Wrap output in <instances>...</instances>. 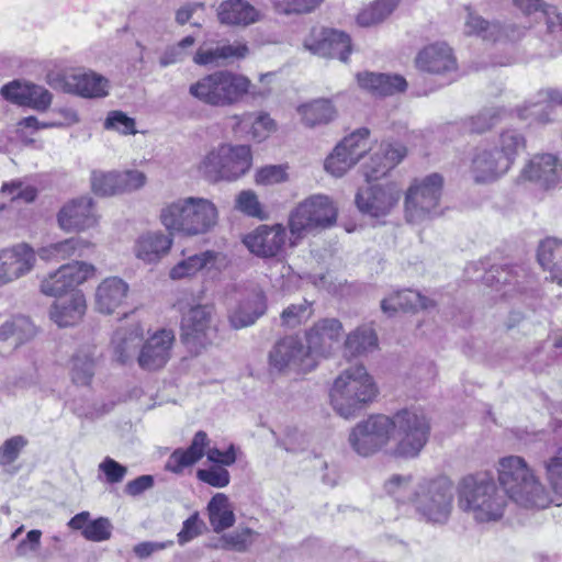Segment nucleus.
Here are the masks:
<instances>
[{"label":"nucleus","instance_id":"1","mask_svg":"<svg viewBox=\"0 0 562 562\" xmlns=\"http://www.w3.org/2000/svg\"><path fill=\"white\" fill-rule=\"evenodd\" d=\"M458 505L479 522L501 519L507 505L505 493L487 474L463 477L458 485Z\"/></svg>","mask_w":562,"mask_h":562},{"label":"nucleus","instance_id":"2","mask_svg":"<svg viewBox=\"0 0 562 562\" xmlns=\"http://www.w3.org/2000/svg\"><path fill=\"white\" fill-rule=\"evenodd\" d=\"M498 482L507 499L525 508H546L550 498L524 458H502L497 467Z\"/></svg>","mask_w":562,"mask_h":562},{"label":"nucleus","instance_id":"3","mask_svg":"<svg viewBox=\"0 0 562 562\" xmlns=\"http://www.w3.org/2000/svg\"><path fill=\"white\" fill-rule=\"evenodd\" d=\"M217 220V207L204 198L178 199L160 211L161 224L168 232L190 237L209 233L215 227Z\"/></svg>","mask_w":562,"mask_h":562},{"label":"nucleus","instance_id":"4","mask_svg":"<svg viewBox=\"0 0 562 562\" xmlns=\"http://www.w3.org/2000/svg\"><path fill=\"white\" fill-rule=\"evenodd\" d=\"M378 395L373 378L362 364L345 369L334 381L330 402L338 415L348 419L358 415Z\"/></svg>","mask_w":562,"mask_h":562},{"label":"nucleus","instance_id":"5","mask_svg":"<svg viewBox=\"0 0 562 562\" xmlns=\"http://www.w3.org/2000/svg\"><path fill=\"white\" fill-rule=\"evenodd\" d=\"M392 420L391 453L398 458H415L426 446L430 435V423L418 407L402 408L390 416Z\"/></svg>","mask_w":562,"mask_h":562},{"label":"nucleus","instance_id":"6","mask_svg":"<svg viewBox=\"0 0 562 562\" xmlns=\"http://www.w3.org/2000/svg\"><path fill=\"white\" fill-rule=\"evenodd\" d=\"M249 87L247 77L229 70H217L192 83L189 93L204 104L224 108L239 102L248 93Z\"/></svg>","mask_w":562,"mask_h":562},{"label":"nucleus","instance_id":"7","mask_svg":"<svg viewBox=\"0 0 562 562\" xmlns=\"http://www.w3.org/2000/svg\"><path fill=\"white\" fill-rule=\"evenodd\" d=\"M453 497V484L448 477L423 479L416 483L412 506L422 520L442 525L451 515Z\"/></svg>","mask_w":562,"mask_h":562},{"label":"nucleus","instance_id":"8","mask_svg":"<svg viewBox=\"0 0 562 562\" xmlns=\"http://www.w3.org/2000/svg\"><path fill=\"white\" fill-rule=\"evenodd\" d=\"M251 166V151L247 145L222 144L202 160L200 170L211 182L233 181L244 176Z\"/></svg>","mask_w":562,"mask_h":562},{"label":"nucleus","instance_id":"9","mask_svg":"<svg viewBox=\"0 0 562 562\" xmlns=\"http://www.w3.org/2000/svg\"><path fill=\"white\" fill-rule=\"evenodd\" d=\"M215 306L198 304L182 314L180 339L193 355H200L211 346L217 336Z\"/></svg>","mask_w":562,"mask_h":562},{"label":"nucleus","instance_id":"10","mask_svg":"<svg viewBox=\"0 0 562 562\" xmlns=\"http://www.w3.org/2000/svg\"><path fill=\"white\" fill-rule=\"evenodd\" d=\"M210 440L207 434L203 430L195 432L191 445L187 449H176L168 458L165 469L179 474L186 468L193 465L206 454L211 462L229 467L236 462V451L234 445H231L226 451L217 448H209Z\"/></svg>","mask_w":562,"mask_h":562},{"label":"nucleus","instance_id":"11","mask_svg":"<svg viewBox=\"0 0 562 562\" xmlns=\"http://www.w3.org/2000/svg\"><path fill=\"white\" fill-rule=\"evenodd\" d=\"M337 209L326 195H312L301 202L290 214L289 227L292 236L302 237L306 233L328 227L336 222Z\"/></svg>","mask_w":562,"mask_h":562},{"label":"nucleus","instance_id":"12","mask_svg":"<svg viewBox=\"0 0 562 562\" xmlns=\"http://www.w3.org/2000/svg\"><path fill=\"white\" fill-rule=\"evenodd\" d=\"M270 369L279 373H307L317 366L316 358L297 336L279 339L269 351Z\"/></svg>","mask_w":562,"mask_h":562},{"label":"nucleus","instance_id":"13","mask_svg":"<svg viewBox=\"0 0 562 562\" xmlns=\"http://www.w3.org/2000/svg\"><path fill=\"white\" fill-rule=\"evenodd\" d=\"M442 184V177L432 173L409 187L405 198V213L408 222L419 223L436 213Z\"/></svg>","mask_w":562,"mask_h":562},{"label":"nucleus","instance_id":"14","mask_svg":"<svg viewBox=\"0 0 562 562\" xmlns=\"http://www.w3.org/2000/svg\"><path fill=\"white\" fill-rule=\"evenodd\" d=\"M351 448L360 456H371L392 440V420L389 415L375 414L358 423L349 435Z\"/></svg>","mask_w":562,"mask_h":562},{"label":"nucleus","instance_id":"15","mask_svg":"<svg viewBox=\"0 0 562 562\" xmlns=\"http://www.w3.org/2000/svg\"><path fill=\"white\" fill-rule=\"evenodd\" d=\"M401 196L402 191L395 183H374L360 188L355 201L363 215L381 220L393 212L398 205Z\"/></svg>","mask_w":562,"mask_h":562},{"label":"nucleus","instance_id":"16","mask_svg":"<svg viewBox=\"0 0 562 562\" xmlns=\"http://www.w3.org/2000/svg\"><path fill=\"white\" fill-rule=\"evenodd\" d=\"M268 310V299L261 285L249 283L239 292L236 304L228 311V323L234 329L254 325Z\"/></svg>","mask_w":562,"mask_h":562},{"label":"nucleus","instance_id":"17","mask_svg":"<svg viewBox=\"0 0 562 562\" xmlns=\"http://www.w3.org/2000/svg\"><path fill=\"white\" fill-rule=\"evenodd\" d=\"M369 130L360 128L345 137L325 160V169L335 177L344 176L370 149Z\"/></svg>","mask_w":562,"mask_h":562},{"label":"nucleus","instance_id":"18","mask_svg":"<svg viewBox=\"0 0 562 562\" xmlns=\"http://www.w3.org/2000/svg\"><path fill=\"white\" fill-rule=\"evenodd\" d=\"M304 49L322 58H338L347 63L352 50L350 36L334 29H312L303 41Z\"/></svg>","mask_w":562,"mask_h":562},{"label":"nucleus","instance_id":"19","mask_svg":"<svg viewBox=\"0 0 562 562\" xmlns=\"http://www.w3.org/2000/svg\"><path fill=\"white\" fill-rule=\"evenodd\" d=\"M36 263V254L26 243L0 249V288L29 274Z\"/></svg>","mask_w":562,"mask_h":562},{"label":"nucleus","instance_id":"20","mask_svg":"<svg viewBox=\"0 0 562 562\" xmlns=\"http://www.w3.org/2000/svg\"><path fill=\"white\" fill-rule=\"evenodd\" d=\"M94 271L92 265L82 261L64 265L42 281L41 291L49 296L63 295L94 276Z\"/></svg>","mask_w":562,"mask_h":562},{"label":"nucleus","instance_id":"21","mask_svg":"<svg viewBox=\"0 0 562 562\" xmlns=\"http://www.w3.org/2000/svg\"><path fill=\"white\" fill-rule=\"evenodd\" d=\"M175 335L171 330L161 329L148 337L139 348L136 361L148 371L161 369L169 361Z\"/></svg>","mask_w":562,"mask_h":562},{"label":"nucleus","instance_id":"22","mask_svg":"<svg viewBox=\"0 0 562 562\" xmlns=\"http://www.w3.org/2000/svg\"><path fill=\"white\" fill-rule=\"evenodd\" d=\"M521 177L542 189H554L562 182V162L552 154L535 155L524 167Z\"/></svg>","mask_w":562,"mask_h":562},{"label":"nucleus","instance_id":"23","mask_svg":"<svg viewBox=\"0 0 562 562\" xmlns=\"http://www.w3.org/2000/svg\"><path fill=\"white\" fill-rule=\"evenodd\" d=\"M59 227L66 232L85 231L98 223L93 201L89 196L72 199L57 214Z\"/></svg>","mask_w":562,"mask_h":562},{"label":"nucleus","instance_id":"24","mask_svg":"<svg viewBox=\"0 0 562 562\" xmlns=\"http://www.w3.org/2000/svg\"><path fill=\"white\" fill-rule=\"evenodd\" d=\"M227 266L226 256L213 250L188 256L176 263L169 271L172 280L192 278L200 271L209 274L218 273Z\"/></svg>","mask_w":562,"mask_h":562},{"label":"nucleus","instance_id":"25","mask_svg":"<svg viewBox=\"0 0 562 562\" xmlns=\"http://www.w3.org/2000/svg\"><path fill=\"white\" fill-rule=\"evenodd\" d=\"M2 97L15 104L46 111L52 104L53 94L43 86L14 80L1 88Z\"/></svg>","mask_w":562,"mask_h":562},{"label":"nucleus","instance_id":"26","mask_svg":"<svg viewBox=\"0 0 562 562\" xmlns=\"http://www.w3.org/2000/svg\"><path fill=\"white\" fill-rule=\"evenodd\" d=\"M342 324L337 318H323L305 333L306 348L317 357H328L342 334Z\"/></svg>","mask_w":562,"mask_h":562},{"label":"nucleus","instance_id":"27","mask_svg":"<svg viewBox=\"0 0 562 562\" xmlns=\"http://www.w3.org/2000/svg\"><path fill=\"white\" fill-rule=\"evenodd\" d=\"M143 336L144 328L138 323L117 328L110 344L112 360L121 366L133 363L137 358Z\"/></svg>","mask_w":562,"mask_h":562},{"label":"nucleus","instance_id":"28","mask_svg":"<svg viewBox=\"0 0 562 562\" xmlns=\"http://www.w3.org/2000/svg\"><path fill=\"white\" fill-rule=\"evenodd\" d=\"M60 86L67 93L83 98H103L108 95L109 81L97 72L77 70L64 75Z\"/></svg>","mask_w":562,"mask_h":562},{"label":"nucleus","instance_id":"29","mask_svg":"<svg viewBox=\"0 0 562 562\" xmlns=\"http://www.w3.org/2000/svg\"><path fill=\"white\" fill-rule=\"evenodd\" d=\"M285 229L282 225L258 227L245 238L247 248L258 257L270 258L277 256L285 244Z\"/></svg>","mask_w":562,"mask_h":562},{"label":"nucleus","instance_id":"30","mask_svg":"<svg viewBox=\"0 0 562 562\" xmlns=\"http://www.w3.org/2000/svg\"><path fill=\"white\" fill-rule=\"evenodd\" d=\"M172 232L168 234L147 232L142 234L134 244V254L146 265H155L166 257L173 244Z\"/></svg>","mask_w":562,"mask_h":562},{"label":"nucleus","instance_id":"31","mask_svg":"<svg viewBox=\"0 0 562 562\" xmlns=\"http://www.w3.org/2000/svg\"><path fill=\"white\" fill-rule=\"evenodd\" d=\"M507 159H499L498 148L479 149L471 164V175L476 183L492 182L508 171Z\"/></svg>","mask_w":562,"mask_h":562},{"label":"nucleus","instance_id":"32","mask_svg":"<svg viewBox=\"0 0 562 562\" xmlns=\"http://www.w3.org/2000/svg\"><path fill=\"white\" fill-rule=\"evenodd\" d=\"M417 67L430 74H450L457 70L452 49L445 43L426 46L416 57Z\"/></svg>","mask_w":562,"mask_h":562},{"label":"nucleus","instance_id":"33","mask_svg":"<svg viewBox=\"0 0 562 562\" xmlns=\"http://www.w3.org/2000/svg\"><path fill=\"white\" fill-rule=\"evenodd\" d=\"M128 284L121 278L104 279L95 290V308L102 314H112L126 300Z\"/></svg>","mask_w":562,"mask_h":562},{"label":"nucleus","instance_id":"34","mask_svg":"<svg viewBox=\"0 0 562 562\" xmlns=\"http://www.w3.org/2000/svg\"><path fill=\"white\" fill-rule=\"evenodd\" d=\"M221 23L247 26L260 19L259 11L246 0H225L217 9Z\"/></svg>","mask_w":562,"mask_h":562},{"label":"nucleus","instance_id":"35","mask_svg":"<svg viewBox=\"0 0 562 562\" xmlns=\"http://www.w3.org/2000/svg\"><path fill=\"white\" fill-rule=\"evenodd\" d=\"M85 295L77 291L69 297L58 300L50 310V318L60 327L76 324L86 312Z\"/></svg>","mask_w":562,"mask_h":562},{"label":"nucleus","instance_id":"36","mask_svg":"<svg viewBox=\"0 0 562 562\" xmlns=\"http://www.w3.org/2000/svg\"><path fill=\"white\" fill-rule=\"evenodd\" d=\"M361 88L378 95H391L406 89V80L398 75H386L376 72H363L357 75Z\"/></svg>","mask_w":562,"mask_h":562},{"label":"nucleus","instance_id":"37","mask_svg":"<svg viewBox=\"0 0 562 562\" xmlns=\"http://www.w3.org/2000/svg\"><path fill=\"white\" fill-rule=\"evenodd\" d=\"M432 300L424 296L420 292L406 289L398 291L381 302V308L384 313L392 314L396 311H418L434 307Z\"/></svg>","mask_w":562,"mask_h":562},{"label":"nucleus","instance_id":"38","mask_svg":"<svg viewBox=\"0 0 562 562\" xmlns=\"http://www.w3.org/2000/svg\"><path fill=\"white\" fill-rule=\"evenodd\" d=\"M382 153V156L375 154L371 158V165L366 166L363 173L368 181L385 176L406 156V148L401 144H389L383 147Z\"/></svg>","mask_w":562,"mask_h":562},{"label":"nucleus","instance_id":"39","mask_svg":"<svg viewBox=\"0 0 562 562\" xmlns=\"http://www.w3.org/2000/svg\"><path fill=\"white\" fill-rule=\"evenodd\" d=\"M376 347V334L370 326L362 325L347 335L344 342V356L348 358L360 357Z\"/></svg>","mask_w":562,"mask_h":562},{"label":"nucleus","instance_id":"40","mask_svg":"<svg viewBox=\"0 0 562 562\" xmlns=\"http://www.w3.org/2000/svg\"><path fill=\"white\" fill-rule=\"evenodd\" d=\"M538 260L550 271V279L562 284V241L555 238L542 240L538 249Z\"/></svg>","mask_w":562,"mask_h":562},{"label":"nucleus","instance_id":"41","mask_svg":"<svg viewBox=\"0 0 562 562\" xmlns=\"http://www.w3.org/2000/svg\"><path fill=\"white\" fill-rule=\"evenodd\" d=\"M302 123L307 127H314L331 122L337 111L328 99H317L297 108Z\"/></svg>","mask_w":562,"mask_h":562},{"label":"nucleus","instance_id":"42","mask_svg":"<svg viewBox=\"0 0 562 562\" xmlns=\"http://www.w3.org/2000/svg\"><path fill=\"white\" fill-rule=\"evenodd\" d=\"M95 372L94 349H80L70 359L69 374L71 381L81 386L90 384Z\"/></svg>","mask_w":562,"mask_h":562},{"label":"nucleus","instance_id":"43","mask_svg":"<svg viewBox=\"0 0 562 562\" xmlns=\"http://www.w3.org/2000/svg\"><path fill=\"white\" fill-rule=\"evenodd\" d=\"M210 524L215 532H221L235 522V515L225 494L214 495L207 505Z\"/></svg>","mask_w":562,"mask_h":562},{"label":"nucleus","instance_id":"44","mask_svg":"<svg viewBox=\"0 0 562 562\" xmlns=\"http://www.w3.org/2000/svg\"><path fill=\"white\" fill-rule=\"evenodd\" d=\"M400 0H375L357 15L361 26H372L383 22L398 5Z\"/></svg>","mask_w":562,"mask_h":562},{"label":"nucleus","instance_id":"45","mask_svg":"<svg viewBox=\"0 0 562 562\" xmlns=\"http://www.w3.org/2000/svg\"><path fill=\"white\" fill-rule=\"evenodd\" d=\"M526 146L525 137L516 130H505L499 136L493 148H498L499 159H507L508 169H510L517 155Z\"/></svg>","mask_w":562,"mask_h":562},{"label":"nucleus","instance_id":"46","mask_svg":"<svg viewBox=\"0 0 562 562\" xmlns=\"http://www.w3.org/2000/svg\"><path fill=\"white\" fill-rule=\"evenodd\" d=\"M384 488L397 503H414L416 483L412 475L393 474L384 484Z\"/></svg>","mask_w":562,"mask_h":562},{"label":"nucleus","instance_id":"47","mask_svg":"<svg viewBox=\"0 0 562 562\" xmlns=\"http://www.w3.org/2000/svg\"><path fill=\"white\" fill-rule=\"evenodd\" d=\"M464 32L469 35H477L486 41H498L503 33L498 23H490L470 10H468Z\"/></svg>","mask_w":562,"mask_h":562},{"label":"nucleus","instance_id":"48","mask_svg":"<svg viewBox=\"0 0 562 562\" xmlns=\"http://www.w3.org/2000/svg\"><path fill=\"white\" fill-rule=\"evenodd\" d=\"M312 314V304L307 300H302L296 304L289 305L282 311L280 314L281 326L295 328L308 321Z\"/></svg>","mask_w":562,"mask_h":562},{"label":"nucleus","instance_id":"49","mask_svg":"<svg viewBox=\"0 0 562 562\" xmlns=\"http://www.w3.org/2000/svg\"><path fill=\"white\" fill-rule=\"evenodd\" d=\"M119 172H92V190L101 195H112L121 193V183L119 182Z\"/></svg>","mask_w":562,"mask_h":562},{"label":"nucleus","instance_id":"50","mask_svg":"<svg viewBox=\"0 0 562 562\" xmlns=\"http://www.w3.org/2000/svg\"><path fill=\"white\" fill-rule=\"evenodd\" d=\"M88 246V243L81 238L71 237L63 241L50 245L44 252L48 256L58 259H66L71 256H82V249Z\"/></svg>","mask_w":562,"mask_h":562},{"label":"nucleus","instance_id":"51","mask_svg":"<svg viewBox=\"0 0 562 562\" xmlns=\"http://www.w3.org/2000/svg\"><path fill=\"white\" fill-rule=\"evenodd\" d=\"M238 125L243 127L250 126L252 138L259 142L265 139L274 130V122L268 114H260L255 120H252L251 115H245L238 122Z\"/></svg>","mask_w":562,"mask_h":562},{"label":"nucleus","instance_id":"52","mask_svg":"<svg viewBox=\"0 0 562 562\" xmlns=\"http://www.w3.org/2000/svg\"><path fill=\"white\" fill-rule=\"evenodd\" d=\"M235 209L251 217H263L261 204L252 190L239 192L235 200Z\"/></svg>","mask_w":562,"mask_h":562},{"label":"nucleus","instance_id":"53","mask_svg":"<svg viewBox=\"0 0 562 562\" xmlns=\"http://www.w3.org/2000/svg\"><path fill=\"white\" fill-rule=\"evenodd\" d=\"M501 116V110L497 108H486L476 115L470 117L469 130L473 133H484L494 126Z\"/></svg>","mask_w":562,"mask_h":562},{"label":"nucleus","instance_id":"54","mask_svg":"<svg viewBox=\"0 0 562 562\" xmlns=\"http://www.w3.org/2000/svg\"><path fill=\"white\" fill-rule=\"evenodd\" d=\"M27 445V439L23 436H14L7 439L0 446V464L8 465L14 462L22 449Z\"/></svg>","mask_w":562,"mask_h":562},{"label":"nucleus","instance_id":"55","mask_svg":"<svg viewBox=\"0 0 562 562\" xmlns=\"http://www.w3.org/2000/svg\"><path fill=\"white\" fill-rule=\"evenodd\" d=\"M196 477L213 487L222 488L229 484V472L222 467H211L196 471Z\"/></svg>","mask_w":562,"mask_h":562},{"label":"nucleus","instance_id":"56","mask_svg":"<svg viewBox=\"0 0 562 562\" xmlns=\"http://www.w3.org/2000/svg\"><path fill=\"white\" fill-rule=\"evenodd\" d=\"M112 525L108 518L100 517L90 521L82 531V536L90 541L100 542L110 539Z\"/></svg>","mask_w":562,"mask_h":562},{"label":"nucleus","instance_id":"57","mask_svg":"<svg viewBox=\"0 0 562 562\" xmlns=\"http://www.w3.org/2000/svg\"><path fill=\"white\" fill-rule=\"evenodd\" d=\"M203 528L204 522L200 518L199 514H192L188 519L183 521L182 528L177 535L178 543L180 546H184L186 543L192 541L202 533Z\"/></svg>","mask_w":562,"mask_h":562},{"label":"nucleus","instance_id":"58","mask_svg":"<svg viewBox=\"0 0 562 562\" xmlns=\"http://www.w3.org/2000/svg\"><path fill=\"white\" fill-rule=\"evenodd\" d=\"M323 0H285L276 4V10L283 14H302L315 10Z\"/></svg>","mask_w":562,"mask_h":562},{"label":"nucleus","instance_id":"59","mask_svg":"<svg viewBox=\"0 0 562 562\" xmlns=\"http://www.w3.org/2000/svg\"><path fill=\"white\" fill-rule=\"evenodd\" d=\"M104 127L115 130L124 135L136 133L134 119L121 111L111 112L104 122Z\"/></svg>","mask_w":562,"mask_h":562},{"label":"nucleus","instance_id":"60","mask_svg":"<svg viewBox=\"0 0 562 562\" xmlns=\"http://www.w3.org/2000/svg\"><path fill=\"white\" fill-rule=\"evenodd\" d=\"M99 471L104 474L109 484L121 483L127 474V468L110 457H105L99 464Z\"/></svg>","mask_w":562,"mask_h":562},{"label":"nucleus","instance_id":"61","mask_svg":"<svg viewBox=\"0 0 562 562\" xmlns=\"http://www.w3.org/2000/svg\"><path fill=\"white\" fill-rule=\"evenodd\" d=\"M252 531L249 528L235 530L231 533L224 535L222 541L224 548L234 549L236 551H245L251 543Z\"/></svg>","mask_w":562,"mask_h":562},{"label":"nucleus","instance_id":"62","mask_svg":"<svg viewBox=\"0 0 562 562\" xmlns=\"http://www.w3.org/2000/svg\"><path fill=\"white\" fill-rule=\"evenodd\" d=\"M547 477L555 491V493L562 495V451L552 458H550L546 463Z\"/></svg>","mask_w":562,"mask_h":562},{"label":"nucleus","instance_id":"63","mask_svg":"<svg viewBox=\"0 0 562 562\" xmlns=\"http://www.w3.org/2000/svg\"><path fill=\"white\" fill-rule=\"evenodd\" d=\"M288 179L285 169L282 166H266L258 170L256 182L258 184H276Z\"/></svg>","mask_w":562,"mask_h":562},{"label":"nucleus","instance_id":"64","mask_svg":"<svg viewBox=\"0 0 562 562\" xmlns=\"http://www.w3.org/2000/svg\"><path fill=\"white\" fill-rule=\"evenodd\" d=\"M541 13L544 18L548 32L562 41V13L551 4H548Z\"/></svg>","mask_w":562,"mask_h":562}]
</instances>
